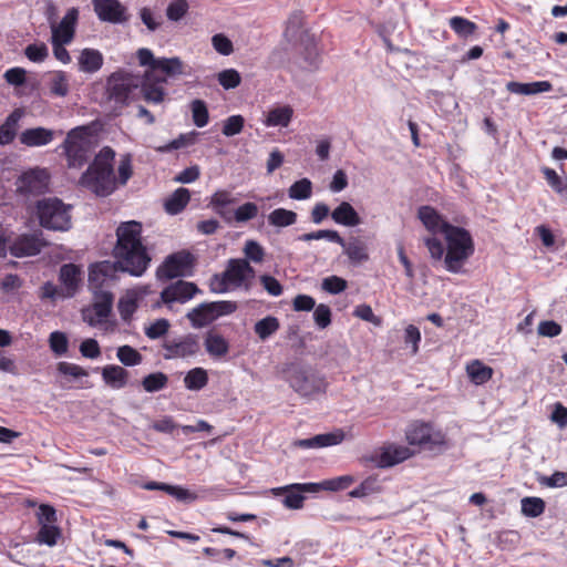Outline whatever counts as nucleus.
Returning <instances> with one entry per match:
<instances>
[{"mask_svg": "<svg viewBox=\"0 0 567 567\" xmlns=\"http://www.w3.org/2000/svg\"><path fill=\"white\" fill-rule=\"evenodd\" d=\"M217 80L225 90H231L240 84L241 76L237 70L227 69L218 73Z\"/></svg>", "mask_w": 567, "mask_h": 567, "instance_id": "6e6d98bb", "label": "nucleus"}, {"mask_svg": "<svg viewBox=\"0 0 567 567\" xmlns=\"http://www.w3.org/2000/svg\"><path fill=\"white\" fill-rule=\"evenodd\" d=\"M313 320L319 329H326L331 323V310L329 306L320 303L313 308Z\"/></svg>", "mask_w": 567, "mask_h": 567, "instance_id": "680f3d73", "label": "nucleus"}, {"mask_svg": "<svg viewBox=\"0 0 567 567\" xmlns=\"http://www.w3.org/2000/svg\"><path fill=\"white\" fill-rule=\"evenodd\" d=\"M168 375L162 371L152 372L146 374L141 380L143 390L147 393H155L162 391L168 385Z\"/></svg>", "mask_w": 567, "mask_h": 567, "instance_id": "e433bc0d", "label": "nucleus"}, {"mask_svg": "<svg viewBox=\"0 0 567 567\" xmlns=\"http://www.w3.org/2000/svg\"><path fill=\"white\" fill-rule=\"evenodd\" d=\"M303 14L301 11H296L290 14L285 30V37L289 42H300L305 49V60L309 66H317L319 53L313 35L308 31L302 30Z\"/></svg>", "mask_w": 567, "mask_h": 567, "instance_id": "0eeeda50", "label": "nucleus"}, {"mask_svg": "<svg viewBox=\"0 0 567 567\" xmlns=\"http://www.w3.org/2000/svg\"><path fill=\"white\" fill-rule=\"evenodd\" d=\"M245 125V118L241 115H231L224 121L221 133L227 136L239 134Z\"/></svg>", "mask_w": 567, "mask_h": 567, "instance_id": "bf43d9fd", "label": "nucleus"}, {"mask_svg": "<svg viewBox=\"0 0 567 567\" xmlns=\"http://www.w3.org/2000/svg\"><path fill=\"white\" fill-rule=\"evenodd\" d=\"M114 265L110 261L97 262L90 267L89 285L93 293L103 290L104 284L111 279Z\"/></svg>", "mask_w": 567, "mask_h": 567, "instance_id": "4be33fe9", "label": "nucleus"}, {"mask_svg": "<svg viewBox=\"0 0 567 567\" xmlns=\"http://www.w3.org/2000/svg\"><path fill=\"white\" fill-rule=\"evenodd\" d=\"M115 152L104 146L79 178V185L97 197H107L116 189Z\"/></svg>", "mask_w": 567, "mask_h": 567, "instance_id": "7ed1b4c3", "label": "nucleus"}, {"mask_svg": "<svg viewBox=\"0 0 567 567\" xmlns=\"http://www.w3.org/2000/svg\"><path fill=\"white\" fill-rule=\"evenodd\" d=\"M50 92L56 96H65L69 93V81L65 72L53 73L49 82Z\"/></svg>", "mask_w": 567, "mask_h": 567, "instance_id": "3c124183", "label": "nucleus"}, {"mask_svg": "<svg viewBox=\"0 0 567 567\" xmlns=\"http://www.w3.org/2000/svg\"><path fill=\"white\" fill-rule=\"evenodd\" d=\"M286 380L298 395L307 400L324 394L328 388L326 378L311 367L292 365Z\"/></svg>", "mask_w": 567, "mask_h": 567, "instance_id": "39448f33", "label": "nucleus"}, {"mask_svg": "<svg viewBox=\"0 0 567 567\" xmlns=\"http://www.w3.org/2000/svg\"><path fill=\"white\" fill-rule=\"evenodd\" d=\"M142 78L127 72H115L107 80L110 100L117 104H127L138 95Z\"/></svg>", "mask_w": 567, "mask_h": 567, "instance_id": "6e6552de", "label": "nucleus"}, {"mask_svg": "<svg viewBox=\"0 0 567 567\" xmlns=\"http://www.w3.org/2000/svg\"><path fill=\"white\" fill-rule=\"evenodd\" d=\"M337 244L342 247L343 254L352 265H361L369 260L368 247L360 238L350 237L349 240H346L342 237V241Z\"/></svg>", "mask_w": 567, "mask_h": 567, "instance_id": "412c9836", "label": "nucleus"}, {"mask_svg": "<svg viewBox=\"0 0 567 567\" xmlns=\"http://www.w3.org/2000/svg\"><path fill=\"white\" fill-rule=\"evenodd\" d=\"M290 198L296 200H305L312 195V183L308 178H301L295 182L288 189Z\"/></svg>", "mask_w": 567, "mask_h": 567, "instance_id": "c03bdc74", "label": "nucleus"}, {"mask_svg": "<svg viewBox=\"0 0 567 567\" xmlns=\"http://www.w3.org/2000/svg\"><path fill=\"white\" fill-rule=\"evenodd\" d=\"M520 503L522 513L532 518L540 516L546 507L544 499L539 497H524Z\"/></svg>", "mask_w": 567, "mask_h": 567, "instance_id": "49530a36", "label": "nucleus"}, {"mask_svg": "<svg viewBox=\"0 0 567 567\" xmlns=\"http://www.w3.org/2000/svg\"><path fill=\"white\" fill-rule=\"evenodd\" d=\"M190 193L187 188H177L164 204L165 210L171 215H177L187 206Z\"/></svg>", "mask_w": 567, "mask_h": 567, "instance_id": "72a5a7b5", "label": "nucleus"}, {"mask_svg": "<svg viewBox=\"0 0 567 567\" xmlns=\"http://www.w3.org/2000/svg\"><path fill=\"white\" fill-rule=\"evenodd\" d=\"M80 268L74 264H64L60 268L59 279L66 289V296L73 297L80 281Z\"/></svg>", "mask_w": 567, "mask_h": 567, "instance_id": "473e14b6", "label": "nucleus"}, {"mask_svg": "<svg viewBox=\"0 0 567 567\" xmlns=\"http://www.w3.org/2000/svg\"><path fill=\"white\" fill-rule=\"evenodd\" d=\"M103 381L113 389H122L127 384L128 371L116 364H109L102 369Z\"/></svg>", "mask_w": 567, "mask_h": 567, "instance_id": "2f4dec72", "label": "nucleus"}, {"mask_svg": "<svg viewBox=\"0 0 567 567\" xmlns=\"http://www.w3.org/2000/svg\"><path fill=\"white\" fill-rule=\"evenodd\" d=\"M466 372L471 381L476 385L486 383L488 380L492 379L493 375V369L488 365L483 364L478 360H474L473 362L467 364Z\"/></svg>", "mask_w": 567, "mask_h": 567, "instance_id": "4c0bfd02", "label": "nucleus"}, {"mask_svg": "<svg viewBox=\"0 0 567 567\" xmlns=\"http://www.w3.org/2000/svg\"><path fill=\"white\" fill-rule=\"evenodd\" d=\"M190 111L194 124L197 127H204L209 120V113L206 103L203 100L196 99L190 103Z\"/></svg>", "mask_w": 567, "mask_h": 567, "instance_id": "09e8293b", "label": "nucleus"}, {"mask_svg": "<svg viewBox=\"0 0 567 567\" xmlns=\"http://www.w3.org/2000/svg\"><path fill=\"white\" fill-rule=\"evenodd\" d=\"M331 218L336 224L346 227H355L361 224V218L353 206L348 202H342L332 213Z\"/></svg>", "mask_w": 567, "mask_h": 567, "instance_id": "cd10ccee", "label": "nucleus"}, {"mask_svg": "<svg viewBox=\"0 0 567 567\" xmlns=\"http://www.w3.org/2000/svg\"><path fill=\"white\" fill-rule=\"evenodd\" d=\"M297 221V214L286 208H276L268 215V223L276 227H287Z\"/></svg>", "mask_w": 567, "mask_h": 567, "instance_id": "79ce46f5", "label": "nucleus"}, {"mask_svg": "<svg viewBox=\"0 0 567 567\" xmlns=\"http://www.w3.org/2000/svg\"><path fill=\"white\" fill-rule=\"evenodd\" d=\"M280 329V322L277 317L267 316L258 320L254 326V331L261 341H266Z\"/></svg>", "mask_w": 567, "mask_h": 567, "instance_id": "58836bf2", "label": "nucleus"}, {"mask_svg": "<svg viewBox=\"0 0 567 567\" xmlns=\"http://www.w3.org/2000/svg\"><path fill=\"white\" fill-rule=\"evenodd\" d=\"M208 372L204 368H193L184 377V385L189 391H200L208 384Z\"/></svg>", "mask_w": 567, "mask_h": 567, "instance_id": "f704fd0d", "label": "nucleus"}, {"mask_svg": "<svg viewBox=\"0 0 567 567\" xmlns=\"http://www.w3.org/2000/svg\"><path fill=\"white\" fill-rule=\"evenodd\" d=\"M258 215V206L255 203L247 202L234 210L236 223H246Z\"/></svg>", "mask_w": 567, "mask_h": 567, "instance_id": "13d9d810", "label": "nucleus"}, {"mask_svg": "<svg viewBox=\"0 0 567 567\" xmlns=\"http://www.w3.org/2000/svg\"><path fill=\"white\" fill-rule=\"evenodd\" d=\"M61 131H54L44 126L30 127L19 135L20 143L27 147H42L51 144Z\"/></svg>", "mask_w": 567, "mask_h": 567, "instance_id": "a211bd4d", "label": "nucleus"}, {"mask_svg": "<svg viewBox=\"0 0 567 567\" xmlns=\"http://www.w3.org/2000/svg\"><path fill=\"white\" fill-rule=\"evenodd\" d=\"M450 27L457 35L463 38L472 35L477 29V25L474 22L462 17L451 18Z\"/></svg>", "mask_w": 567, "mask_h": 567, "instance_id": "de8ad7c7", "label": "nucleus"}, {"mask_svg": "<svg viewBox=\"0 0 567 567\" xmlns=\"http://www.w3.org/2000/svg\"><path fill=\"white\" fill-rule=\"evenodd\" d=\"M381 486L377 477L365 478L358 487L352 489L349 495L354 498L365 497L368 495L380 492Z\"/></svg>", "mask_w": 567, "mask_h": 567, "instance_id": "8fccbe9b", "label": "nucleus"}, {"mask_svg": "<svg viewBox=\"0 0 567 567\" xmlns=\"http://www.w3.org/2000/svg\"><path fill=\"white\" fill-rule=\"evenodd\" d=\"M506 89L508 92L514 94L535 95L551 91L553 85L549 81H537L530 83L511 81L506 84Z\"/></svg>", "mask_w": 567, "mask_h": 567, "instance_id": "c756f323", "label": "nucleus"}, {"mask_svg": "<svg viewBox=\"0 0 567 567\" xmlns=\"http://www.w3.org/2000/svg\"><path fill=\"white\" fill-rule=\"evenodd\" d=\"M244 252L247 259L254 262H261L265 256L264 248L255 240H248L245 244Z\"/></svg>", "mask_w": 567, "mask_h": 567, "instance_id": "774afa93", "label": "nucleus"}, {"mask_svg": "<svg viewBox=\"0 0 567 567\" xmlns=\"http://www.w3.org/2000/svg\"><path fill=\"white\" fill-rule=\"evenodd\" d=\"M354 482V478L351 475H343L339 477H334L331 480H326L321 483H317L319 485V492L321 491H342L348 488L352 483Z\"/></svg>", "mask_w": 567, "mask_h": 567, "instance_id": "864d4df0", "label": "nucleus"}, {"mask_svg": "<svg viewBox=\"0 0 567 567\" xmlns=\"http://www.w3.org/2000/svg\"><path fill=\"white\" fill-rule=\"evenodd\" d=\"M198 135L199 133L196 131L181 134L177 138L173 140L172 142L157 147V151L159 153H169L175 150L187 147L196 143Z\"/></svg>", "mask_w": 567, "mask_h": 567, "instance_id": "a19ab883", "label": "nucleus"}, {"mask_svg": "<svg viewBox=\"0 0 567 567\" xmlns=\"http://www.w3.org/2000/svg\"><path fill=\"white\" fill-rule=\"evenodd\" d=\"M417 217L424 225V227L432 234H446L451 225L449 221L444 220L443 217L439 214V212L432 206L425 205L421 206L417 210ZM435 237V236H432Z\"/></svg>", "mask_w": 567, "mask_h": 567, "instance_id": "6ab92c4d", "label": "nucleus"}, {"mask_svg": "<svg viewBox=\"0 0 567 567\" xmlns=\"http://www.w3.org/2000/svg\"><path fill=\"white\" fill-rule=\"evenodd\" d=\"M293 116V109L290 105H278L268 111L264 124L268 127H287Z\"/></svg>", "mask_w": 567, "mask_h": 567, "instance_id": "7c9ffc66", "label": "nucleus"}, {"mask_svg": "<svg viewBox=\"0 0 567 567\" xmlns=\"http://www.w3.org/2000/svg\"><path fill=\"white\" fill-rule=\"evenodd\" d=\"M204 346L206 352L213 359H220L225 357L229 351L228 341L221 334L213 330L206 332L204 338Z\"/></svg>", "mask_w": 567, "mask_h": 567, "instance_id": "c85d7f7f", "label": "nucleus"}, {"mask_svg": "<svg viewBox=\"0 0 567 567\" xmlns=\"http://www.w3.org/2000/svg\"><path fill=\"white\" fill-rule=\"evenodd\" d=\"M188 3L186 0H175L166 9V16L171 21H179L187 12Z\"/></svg>", "mask_w": 567, "mask_h": 567, "instance_id": "69168bd1", "label": "nucleus"}, {"mask_svg": "<svg viewBox=\"0 0 567 567\" xmlns=\"http://www.w3.org/2000/svg\"><path fill=\"white\" fill-rule=\"evenodd\" d=\"M162 348L165 351L163 354L165 360L196 357L200 351L199 337L195 333H187L164 341Z\"/></svg>", "mask_w": 567, "mask_h": 567, "instance_id": "9d476101", "label": "nucleus"}, {"mask_svg": "<svg viewBox=\"0 0 567 567\" xmlns=\"http://www.w3.org/2000/svg\"><path fill=\"white\" fill-rule=\"evenodd\" d=\"M114 296L107 290L95 291L94 302L82 310L83 320L91 327L101 324L111 315Z\"/></svg>", "mask_w": 567, "mask_h": 567, "instance_id": "ddd939ff", "label": "nucleus"}, {"mask_svg": "<svg viewBox=\"0 0 567 567\" xmlns=\"http://www.w3.org/2000/svg\"><path fill=\"white\" fill-rule=\"evenodd\" d=\"M114 269L141 277L152 258L142 243V224L136 220L121 223L116 228V244L113 248Z\"/></svg>", "mask_w": 567, "mask_h": 567, "instance_id": "f257e3e1", "label": "nucleus"}, {"mask_svg": "<svg viewBox=\"0 0 567 567\" xmlns=\"http://www.w3.org/2000/svg\"><path fill=\"white\" fill-rule=\"evenodd\" d=\"M94 148V130L89 124L71 128L56 151L64 155L69 168H81L89 163Z\"/></svg>", "mask_w": 567, "mask_h": 567, "instance_id": "20e7f679", "label": "nucleus"}, {"mask_svg": "<svg viewBox=\"0 0 567 567\" xmlns=\"http://www.w3.org/2000/svg\"><path fill=\"white\" fill-rule=\"evenodd\" d=\"M344 440L342 431L323 433L310 439H303L296 442V445L302 449L327 447L340 444Z\"/></svg>", "mask_w": 567, "mask_h": 567, "instance_id": "b1692460", "label": "nucleus"}, {"mask_svg": "<svg viewBox=\"0 0 567 567\" xmlns=\"http://www.w3.org/2000/svg\"><path fill=\"white\" fill-rule=\"evenodd\" d=\"M79 18V11L75 8H71L66 14L62 18L59 24L51 22L52 38L64 43H70L74 38L75 24Z\"/></svg>", "mask_w": 567, "mask_h": 567, "instance_id": "aec40b11", "label": "nucleus"}, {"mask_svg": "<svg viewBox=\"0 0 567 567\" xmlns=\"http://www.w3.org/2000/svg\"><path fill=\"white\" fill-rule=\"evenodd\" d=\"M24 54L32 62H42L48 58L49 51L43 42L32 43L24 49Z\"/></svg>", "mask_w": 567, "mask_h": 567, "instance_id": "052dcab7", "label": "nucleus"}, {"mask_svg": "<svg viewBox=\"0 0 567 567\" xmlns=\"http://www.w3.org/2000/svg\"><path fill=\"white\" fill-rule=\"evenodd\" d=\"M92 3L101 21L110 23H122L126 21V9L118 0H92Z\"/></svg>", "mask_w": 567, "mask_h": 567, "instance_id": "f3484780", "label": "nucleus"}, {"mask_svg": "<svg viewBox=\"0 0 567 567\" xmlns=\"http://www.w3.org/2000/svg\"><path fill=\"white\" fill-rule=\"evenodd\" d=\"M272 494L285 495L282 504L289 509H300L303 507L306 499L305 494L319 493V485L317 483H295L271 489Z\"/></svg>", "mask_w": 567, "mask_h": 567, "instance_id": "f8f14e48", "label": "nucleus"}, {"mask_svg": "<svg viewBox=\"0 0 567 567\" xmlns=\"http://www.w3.org/2000/svg\"><path fill=\"white\" fill-rule=\"evenodd\" d=\"M405 437L409 444L431 451L446 444L445 435L441 431H433L430 424L421 422L412 423L405 432Z\"/></svg>", "mask_w": 567, "mask_h": 567, "instance_id": "1a4fd4ad", "label": "nucleus"}, {"mask_svg": "<svg viewBox=\"0 0 567 567\" xmlns=\"http://www.w3.org/2000/svg\"><path fill=\"white\" fill-rule=\"evenodd\" d=\"M212 44L215 51L221 55H229L234 52L233 42L223 33L215 34L212 38Z\"/></svg>", "mask_w": 567, "mask_h": 567, "instance_id": "338daca9", "label": "nucleus"}, {"mask_svg": "<svg viewBox=\"0 0 567 567\" xmlns=\"http://www.w3.org/2000/svg\"><path fill=\"white\" fill-rule=\"evenodd\" d=\"M165 82V76L155 78L154 83H151L150 78L147 80L142 78V85L140 86L138 94H142L144 100L148 103H161L165 95V91L161 84Z\"/></svg>", "mask_w": 567, "mask_h": 567, "instance_id": "bb28decb", "label": "nucleus"}, {"mask_svg": "<svg viewBox=\"0 0 567 567\" xmlns=\"http://www.w3.org/2000/svg\"><path fill=\"white\" fill-rule=\"evenodd\" d=\"M71 205L64 204L61 199L43 198L37 204V214L40 225L54 231H68L72 227Z\"/></svg>", "mask_w": 567, "mask_h": 567, "instance_id": "423d86ee", "label": "nucleus"}, {"mask_svg": "<svg viewBox=\"0 0 567 567\" xmlns=\"http://www.w3.org/2000/svg\"><path fill=\"white\" fill-rule=\"evenodd\" d=\"M169 327V321L167 319L161 318L146 327L144 332L148 339L156 340L164 337L168 332Z\"/></svg>", "mask_w": 567, "mask_h": 567, "instance_id": "4d7b16f0", "label": "nucleus"}, {"mask_svg": "<svg viewBox=\"0 0 567 567\" xmlns=\"http://www.w3.org/2000/svg\"><path fill=\"white\" fill-rule=\"evenodd\" d=\"M186 318L195 329L204 328L216 320L215 311L212 302H202L192 309Z\"/></svg>", "mask_w": 567, "mask_h": 567, "instance_id": "a878e982", "label": "nucleus"}, {"mask_svg": "<svg viewBox=\"0 0 567 567\" xmlns=\"http://www.w3.org/2000/svg\"><path fill=\"white\" fill-rule=\"evenodd\" d=\"M446 246L436 237L423 239L433 262L442 261L452 274H460L468 258L474 254L473 238L465 228L453 226L443 235Z\"/></svg>", "mask_w": 567, "mask_h": 567, "instance_id": "f03ea898", "label": "nucleus"}, {"mask_svg": "<svg viewBox=\"0 0 567 567\" xmlns=\"http://www.w3.org/2000/svg\"><path fill=\"white\" fill-rule=\"evenodd\" d=\"M322 289L331 295H338L347 289V281L338 276H330L322 280Z\"/></svg>", "mask_w": 567, "mask_h": 567, "instance_id": "e2e57ef3", "label": "nucleus"}, {"mask_svg": "<svg viewBox=\"0 0 567 567\" xmlns=\"http://www.w3.org/2000/svg\"><path fill=\"white\" fill-rule=\"evenodd\" d=\"M162 72L167 76H175L184 73V63L177 58H161L156 61L155 72Z\"/></svg>", "mask_w": 567, "mask_h": 567, "instance_id": "ea45409f", "label": "nucleus"}, {"mask_svg": "<svg viewBox=\"0 0 567 567\" xmlns=\"http://www.w3.org/2000/svg\"><path fill=\"white\" fill-rule=\"evenodd\" d=\"M56 370L59 373H61L63 375L72 377L73 379H79V378L89 375L87 371L85 369H83L82 367L74 364V363L65 362V361L59 362L56 364Z\"/></svg>", "mask_w": 567, "mask_h": 567, "instance_id": "0e129e2a", "label": "nucleus"}, {"mask_svg": "<svg viewBox=\"0 0 567 567\" xmlns=\"http://www.w3.org/2000/svg\"><path fill=\"white\" fill-rule=\"evenodd\" d=\"M116 357L120 362L126 367H135L142 363V354L131 346H121L117 348Z\"/></svg>", "mask_w": 567, "mask_h": 567, "instance_id": "a18cd8bd", "label": "nucleus"}, {"mask_svg": "<svg viewBox=\"0 0 567 567\" xmlns=\"http://www.w3.org/2000/svg\"><path fill=\"white\" fill-rule=\"evenodd\" d=\"M409 447L403 445H389L384 447L379 457L380 467H391L412 456Z\"/></svg>", "mask_w": 567, "mask_h": 567, "instance_id": "393cba45", "label": "nucleus"}, {"mask_svg": "<svg viewBox=\"0 0 567 567\" xmlns=\"http://www.w3.org/2000/svg\"><path fill=\"white\" fill-rule=\"evenodd\" d=\"M61 537V529L54 524H42L37 534V542L48 546H54Z\"/></svg>", "mask_w": 567, "mask_h": 567, "instance_id": "37998d69", "label": "nucleus"}, {"mask_svg": "<svg viewBox=\"0 0 567 567\" xmlns=\"http://www.w3.org/2000/svg\"><path fill=\"white\" fill-rule=\"evenodd\" d=\"M199 292H202L200 289L194 282L178 280L175 284L167 286L161 292V299L169 309H172L173 302L177 301L185 303Z\"/></svg>", "mask_w": 567, "mask_h": 567, "instance_id": "dca6fc26", "label": "nucleus"}, {"mask_svg": "<svg viewBox=\"0 0 567 567\" xmlns=\"http://www.w3.org/2000/svg\"><path fill=\"white\" fill-rule=\"evenodd\" d=\"M49 346L56 357H62L68 352L69 340L64 332L53 331L49 337Z\"/></svg>", "mask_w": 567, "mask_h": 567, "instance_id": "5fc2aeb1", "label": "nucleus"}, {"mask_svg": "<svg viewBox=\"0 0 567 567\" xmlns=\"http://www.w3.org/2000/svg\"><path fill=\"white\" fill-rule=\"evenodd\" d=\"M80 69L87 73H94L102 68L103 56L100 51L84 49L79 59Z\"/></svg>", "mask_w": 567, "mask_h": 567, "instance_id": "c9c22d12", "label": "nucleus"}, {"mask_svg": "<svg viewBox=\"0 0 567 567\" xmlns=\"http://www.w3.org/2000/svg\"><path fill=\"white\" fill-rule=\"evenodd\" d=\"M194 266V256L186 250L174 252L165 258L156 270V277L161 281L171 280L186 275Z\"/></svg>", "mask_w": 567, "mask_h": 567, "instance_id": "9b49d317", "label": "nucleus"}, {"mask_svg": "<svg viewBox=\"0 0 567 567\" xmlns=\"http://www.w3.org/2000/svg\"><path fill=\"white\" fill-rule=\"evenodd\" d=\"M327 239L331 243H341L342 237L337 230L333 229H320L311 233L302 234L298 237V240L301 241H310V240H319Z\"/></svg>", "mask_w": 567, "mask_h": 567, "instance_id": "603ef678", "label": "nucleus"}, {"mask_svg": "<svg viewBox=\"0 0 567 567\" xmlns=\"http://www.w3.org/2000/svg\"><path fill=\"white\" fill-rule=\"evenodd\" d=\"M41 236V233L20 235L9 246L10 254L17 258L37 256L47 245V243L42 239Z\"/></svg>", "mask_w": 567, "mask_h": 567, "instance_id": "2eb2a0df", "label": "nucleus"}, {"mask_svg": "<svg viewBox=\"0 0 567 567\" xmlns=\"http://www.w3.org/2000/svg\"><path fill=\"white\" fill-rule=\"evenodd\" d=\"M231 288L244 287L246 290L250 287V281L255 278V269L247 259L231 258L227 261L226 269L223 271Z\"/></svg>", "mask_w": 567, "mask_h": 567, "instance_id": "4468645a", "label": "nucleus"}, {"mask_svg": "<svg viewBox=\"0 0 567 567\" xmlns=\"http://www.w3.org/2000/svg\"><path fill=\"white\" fill-rule=\"evenodd\" d=\"M23 115L22 109H16L6 117L4 122L0 125L1 146L9 145L14 141L19 130V122Z\"/></svg>", "mask_w": 567, "mask_h": 567, "instance_id": "5701e85b", "label": "nucleus"}]
</instances>
